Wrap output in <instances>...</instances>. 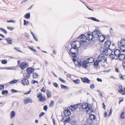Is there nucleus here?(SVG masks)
Masks as SVG:
<instances>
[{"label": "nucleus", "mask_w": 125, "mask_h": 125, "mask_svg": "<svg viewBox=\"0 0 125 125\" xmlns=\"http://www.w3.org/2000/svg\"><path fill=\"white\" fill-rule=\"evenodd\" d=\"M70 120V117H68L65 120L63 121V122L64 124H65L67 123H68Z\"/></svg>", "instance_id": "72a5a7b5"}, {"label": "nucleus", "mask_w": 125, "mask_h": 125, "mask_svg": "<svg viewBox=\"0 0 125 125\" xmlns=\"http://www.w3.org/2000/svg\"><path fill=\"white\" fill-rule=\"evenodd\" d=\"M14 49L19 52H21L20 48L18 47H15Z\"/></svg>", "instance_id": "69168bd1"}, {"label": "nucleus", "mask_w": 125, "mask_h": 125, "mask_svg": "<svg viewBox=\"0 0 125 125\" xmlns=\"http://www.w3.org/2000/svg\"><path fill=\"white\" fill-rule=\"evenodd\" d=\"M100 32L97 30H95L93 32L92 34L93 37H97L99 36Z\"/></svg>", "instance_id": "1a4fd4ad"}, {"label": "nucleus", "mask_w": 125, "mask_h": 125, "mask_svg": "<svg viewBox=\"0 0 125 125\" xmlns=\"http://www.w3.org/2000/svg\"><path fill=\"white\" fill-rule=\"evenodd\" d=\"M47 105H45L43 107V109L45 111H46L47 109Z\"/></svg>", "instance_id": "6e6d98bb"}, {"label": "nucleus", "mask_w": 125, "mask_h": 125, "mask_svg": "<svg viewBox=\"0 0 125 125\" xmlns=\"http://www.w3.org/2000/svg\"><path fill=\"white\" fill-rule=\"evenodd\" d=\"M95 118V116L94 115L90 114L89 115V118L92 120H94Z\"/></svg>", "instance_id": "c756f323"}, {"label": "nucleus", "mask_w": 125, "mask_h": 125, "mask_svg": "<svg viewBox=\"0 0 125 125\" xmlns=\"http://www.w3.org/2000/svg\"><path fill=\"white\" fill-rule=\"evenodd\" d=\"M4 88V85H0V90H3Z\"/></svg>", "instance_id": "864d4df0"}, {"label": "nucleus", "mask_w": 125, "mask_h": 125, "mask_svg": "<svg viewBox=\"0 0 125 125\" xmlns=\"http://www.w3.org/2000/svg\"><path fill=\"white\" fill-rule=\"evenodd\" d=\"M18 65L22 70H24L28 66V63L26 62H21L19 60L18 61Z\"/></svg>", "instance_id": "f03ea898"}, {"label": "nucleus", "mask_w": 125, "mask_h": 125, "mask_svg": "<svg viewBox=\"0 0 125 125\" xmlns=\"http://www.w3.org/2000/svg\"><path fill=\"white\" fill-rule=\"evenodd\" d=\"M8 93V91L7 90H3L2 92V94L3 95H6Z\"/></svg>", "instance_id": "37998d69"}, {"label": "nucleus", "mask_w": 125, "mask_h": 125, "mask_svg": "<svg viewBox=\"0 0 125 125\" xmlns=\"http://www.w3.org/2000/svg\"><path fill=\"white\" fill-rule=\"evenodd\" d=\"M44 113L43 112H41L39 115V116L40 117H41L42 116L44 115Z\"/></svg>", "instance_id": "bf43d9fd"}, {"label": "nucleus", "mask_w": 125, "mask_h": 125, "mask_svg": "<svg viewBox=\"0 0 125 125\" xmlns=\"http://www.w3.org/2000/svg\"><path fill=\"white\" fill-rule=\"evenodd\" d=\"M37 97L39 98L38 101L40 102H43L46 100L45 96L42 95V94L41 92L38 93L36 95Z\"/></svg>", "instance_id": "7ed1b4c3"}, {"label": "nucleus", "mask_w": 125, "mask_h": 125, "mask_svg": "<svg viewBox=\"0 0 125 125\" xmlns=\"http://www.w3.org/2000/svg\"><path fill=\"white\" fill-rule=\"evenodd\" d=\"M85 37V36L84 34H82L79 37L78 39L80 38V41H81V40H83V39H84Z\"/></svg>", "instance_id": "473e14b6"}, {"label": "nucleus", "mask_w": 125, "mask_h": 125, "mask_svg": "<svg viewBox=\"0 0 125 125\" xmlns=\"http://www.w3.org/2000/svg\"><path fill=\"white\" fill-rule=\"evenodd\" d=\"M76 64H75L76 65H77L79 67H80L82 66L83 62L81 61H78L76 62Z\"/></svg>", "instance_id": "b1692460"}, {"label": "nucleus", "mask_w": 125, "mask_h": 125, "mask_svg": "<svg viewBox=\"0 0 125 125\" xmlns=\"http://www.w3.org/2000/svg\"><path fill=\"white\" fill-rule=\"evenodd\" d=\"M73 61L74 62V63L75 64V65L76 64V62H77L78 61H76V59L74 58H73Z\"/></svg>", "instance_id": "4d7b16f0"}, {"label": "nucleus", "mask_w": 125, "mask_h": 125, "mask_svg": "<svg viewBox=\"0 0 125 125\" xmlns=\"http://www.w3.org/2000/svg\"><path fill=\"white\" fill-rule=\"evenodd\" d=\"M38 83V81H35V80H32V83L33 84H35V83Z\"/></svg>", "instance_id": "603ef678"}, {"label": "nucleus", "mask_w": 125, "mask_h": 125, "mask_svg": "<svg viewBox=\"0 0 125 125\" xmlns=\"http://www.w3.org/2000/svg\"><path fill=\"white\" fill-rule=\"evenodd\" d=\"M60 81L62 83H65L66 81H65L62 78L59 77V78Z\"/></svg>", "instance_id": "49530a36"}, {"label": "nucleus", "mask_w": 125, "mask_h": 125, "mask_svg": "<svg viewBox=\"0 0 125 125\" xmlns=\"http://www.w3.org/2000/svg\"><path fill=\"white\" fill-rule=\"evenodd\" d=\"M90 87L91 89H93L94 88V86L93 84L91 85L90 86Z\"/></svg>", "instance_id": "774afa93"}, {"label": "nucleus", "mask_w": 125, "mask_h": 125, "mask_svg": "<svg viewBox=\"0 0 125 125\" xmlns=\"http://www.w3.org/2000/svg\"><path fill=\"white\" fill-rule=\"evenodd\" d=\"M7 22H14L15 21L13 20H11L10 21H7Z\"/></svg>", "instance_id": "680f3d73"}, {"label": "nucleus", "mask_w": 125, "mask_h": 125, "mask_svg": "<svg viewBox=\"0 0 125 125\" xmlns=\"http://www.w3.org/2000/svg\"><path fill=\"white\" fill-rule=\"evenodd\" d=\"M80 42L81 45H82L84 46H86L87 45V42L85 40H81Z\"/></svg>", "instance_id": "4be33fe9"}, {"label": "nucleus", "mask_w": 125, "mask_h": 125, "mask_svg": "<svg viewBox=\"0 0 125 125\" xmlns=\"http://www.w3.org/2000/svg\"><path fill=\"white\" fill-rule=\"evenodd\" d=\"M53 85L56 88H57L58 87V84L56 83H53Z\"/></svg>", "instance_id": "5fc2aeb1"}, {"label": "nucleus", "mask_w": 125, "mask_h": 125, "mask_svg": "<svg viewBox=\"0 0 125 125\" xmlns=\"http://www.w3.org/2000/svg\"><path fill=\"white\" fill-rule=\"evenodd\" d=\"M24 76L25 78H28L30 77V74L27 73H26L25 74H24Z\"/></svg>", "instance_id": "c9c22d12"}, {"label": "nucleus", "mask_w": 125, "mask_h": 125, "mask_svg": "<svg viewBox=\"0 0 125 125\" xmlns=\"http://www.w3.org/2000/svg\"><path fill=\"white\" fill-rule=\"evenodd\" d=\"M6 40L7 42L9 44H11L12 43V40L10 39V38H7L6 39Z\"/></svg>", "instance_id": "f704fd0d"}, {"label": "nucleus", "mask_w": 125, "mask_h": 125, "mask_svg": "<svg viewBox=\"0 0 125 125\" xmlns=\"http://www.w3.org/2000/svg\"><path fill=\"white\" fill-rule=\"evenodd\" d=\"M63 113L64 115L66 116H69L71 114L70 111L69 109H67L64 110Z\"/></svg>", "instance_id": "f8f14e48"}, {"label": "nucleus", "mask_w": 125, "mask_h": 125, "mask_svg": "<svg viewBox=\"0 0 125 125\" xmlns=\"http://www.w3.org/2000/svg\"><path fill=\"white\" fill-rule=\"evenodd\" d=\"M97 80L98 81L100 82H102V79L98 78H97Z\"/></svg>", "instance_id": "338daca9"}, {"label": "nucleus", "mask_w": 125, "mask_h": 125, "mask_svg": "<svg viewBox=\"0 0 125 125\" xmlns=\"http://www.w3.org/2000/svg\"><path fill=\"white\" fill-rule=\"evenodd\" d=\"M87 61L89 63H91L93 62L94 61V58L92 57H90L88 59Z\"/></svg>", "instance_id": "c85d7f7f"}, {"label": "nucleus", "mask_w": 125, "mask_h": 125, "mask_svg": "<svg viewBox=\"0 0 125 125\" xmlns=\"http://www.w3.org/2000/svg\"><path fill=\"white\" fill-rule=\"evenodd\" d=\"M81 79L82 81L84 83H90V81L86 77L81 78Z\"/></svg>", "instance_id": "dca6fc26"}, {"label": "nucleus", "mask_w": 125, "mask_h": 125, "mask_svg": "<svg viewBox=\"0 0 125 125\" xmlns=\"http://www.w3.org/2000/svg\"><path fill=\"white\" fill-rule=\"evenodd\" d=\"M85 37L87 40H92L93 39V36L92 34L89 33L85 36Z\"/></svg>", "instance_id": "ddd939ff"}, {"label": "nucleus", "mask_w": 125, "mask_h": 125, "mask_svg": "<svg viewBox=\"0 0 125 125\" xmlns=\"http://www.w3.org/2000/svg\"><path fill=\"white\" fill-rule=\"evenodd\" d=\"M41 91L42 92L45 93L46 92V88L45 87H43L41 89Z\"/></svg>", "instance_id": "a19ab883"}, {"label": "nucleus", "mask_w": 125, "mask_h": 125, "mask_svg": "<svg viewBox=\"0 0 125 125\" xmlns=\"http://www.w3.org/2000/svg\"><path fill=\"white\" fill-rule=\"evenodd\" d=\"M28 48L30 49L31 50L33 51V52H36V50L35 49H34L32 47H30L29 46L28 47Z\"/></svg>", "instance_id": "3c124183"}, {"label": "nucleus", "mask_w": 125, "mask_h": 125, "mask_svg": "<svg viewBox=\"0 0 125 125\" xmlns=\"http://www.w3.org/2000/svg\"><path fill=\"white\" fill-rule=\"evenodd\" d=\"M91 19L92 20L95 21H97L98 20L96 19L95 18L93 17L91 18Z\"/></svg>", "instance_id": "052dcab7"}, {"label": "nucleus", "mask_w": 125, "mask_h": 125, "mask_svg": "<svg viewBox=\"0 0 125 125\" xmlns=\"http://www.w3.org/2000/svg\"><path fill=\"white\" fill-rule=\"evenodd\" d=\"M117 59L121 61H124L125 59V55L123 54H121L117 57Z\"/></svg>", "instance_id": "9d476101"}, {"label": "nucleus", "mask_w": 125, "mask_h": 125, "mask_svg": "<svg viewBox=\"0 0 125 125\" xmlns=\"http://www.w3.org/2000/svg\"><path fill=\"white\" fill-rule=\"evenodd\" d=\"M98 60L100 62L102 61L105 59L103 62L104 63H106L107 62V59L106 58L105 59V56L103 54H100L98 56Z\"/></svg>", "instance_id": "39448f33"}, {"label": "nucleus", "mask_w": 125, "mask_h": 125, "mask_svg": "<svg viewBox=\"0 0 125 125\" xmlns=\"http://www.w3.org/2000/svg\"><path fill=\"white\" fill-rule=\"evenodd\" d=\"M72 47L78 49L80 47L81 43L80 42L78 41H74L71 44Z\"/></svg>", "instance_id": "20e7f679"}, {"label": "nucleus", "mask_w": 125, "mask_h": 125, "mask_svg": "<svg viewBox=\"0 0 125 125\" xmlns=\"http://www.w3.org/2000/svg\"><path fill=\"white\" fill-rule=\"evenodd\" d=\"M100 62L98 60H96L94 63V65L96 67L97 66L99 65V63Z\"/></svg>", "instance_id": "e433bc0d"}, {"label": "nucleus", "mask_w": 125, "mask_h": 125, "mask_svg": "<svg viewBox=\"0 0 125 125\" xmlns=\"http://www.w3.org/2000/svg\"><path fill=\"white\" fill-rule=\"evenodd\" d=\"M82 107L83 109H85L86 110L88 107V105L86 103H83L82 105Z\"/></svg>", "instance_id": "aec40b11"}, {"label": "nucleus", "mask_w": 125, "mask_h": 125, "mask_svg": "<svg viewBox=\"0 0 125 125\" xmlns=\"http://www.w3.org/2000/svg\"><path fill=\"white\" fill-rule=\"evenodd\" d=\"M25 18L26 19H29L30 17V14L29 13H28L25 14Z\"/></svg>", "instance_id": "79ce46f5"}, {"label": "nucleus", "mask_w": 125, "mask_h": 125, "mask_svg": "<svg viewBox=\"0 0 125 125\" xmlns=\"http://www.w3.org/2000/svg\"><path fill=\"white\" fill-rule=\"evenodd\" d=\"M21 82L24 85H27L29 83V81L28 80L25 78L23 79L21 81Z\"/></svg>", "instance_id": "f3484780"}, {"label": "nucleus", "mask_w": 125, "mask_h": 125, "mask_svg": "<svg viewBox=\"0 0 125 125\" xmlns=\"http://www.w3.org/2000/svg\"><path fill=\"white\" fill-rule=\"evenodd\" d=\"M105 39V37L103 35H100L99 38V41L100 42H103Z\"/></svg>", "instance_id": "6ab92c4d"}, {"label": "nucleus", "mask_w": 125, "mask_h": 125, "mask_svg": "<svg viewBox=\"0 0 125 125\" xmlns=\"http://www.w3.org/2000/svg\"><path fill=\"white\" fill-rule=\"evenodd\" d=\"M73 81L74 83L76 84H79L80 82V81L78 79L73 80Z\"/></svg>", "instance_id": "58836bf2"}, {"label": "nucleus", "mask_w": 125, "mask_h": 125, "mask_svg": "<svg viewBox=\"0 0 125 125\" xmlns=\"http://www.w3.org/2000/svg\"><path fill=\"white\" fill-rule=\"evenodd\" d=\"M16 115V113L15 112L13 111L11 112L10 113V118L11 119H12Z\"/></svg>", "instance_id": "bb28decb"}, {"label": "nucleus", "mask_w": 125, "mask_h": 125, "mask_svg": "<svg viewBox=\"0 0 125 125\" xmlns=\"http://www.w3.org/2000/svg\"><path fill=\"white\" fill-rule=\"evenodd\" d=\"M119 89L118 90V91L120 93H122V95H125V87L123 89L122 86L121 85H119L118 86Z\"/></svg>", "instance_id": "6e6552de"}, {"label": "nucleus", "mask_w": 125, "mask_h": 125, "mask_svg": "<svg viewBox=\"0 0 125 125\" xmlns=\"http://www.w3.org/2000/svg\"><path fill=\"white\" fill-rule=\"evenodd\" d=\"M120 117L122 119L125 118V112H123L121 114Z\"/></svg>", "instance_id": "2f4dec72"}, {"label": "nucleus", "mask_w": 125, "mask_h": 125, "mask_svg": "<svg viewBox=\"0 0 125 125\" xmlns=\"http://www.w3.org/2000/svg\"><path fill=\"white\" fill-rule=\"evenodd\" d=\"M118 47L122 52H125V39H121L118 42Z\"/></svg>", "instance_id": "f257e3e1"}, {"label": "nucleus", "mask_w": 125, "mask_h": 125, "mask_svg": "<svg viewBox=\"0 0 125 125\" xmlns=\"http://www.w3.org/2000/svg\"><path fill=\"white\" fill-rule=\"evenodd\" d=\"M46 94L47 98H48L52 96V93L51 91L50 90H48L46 92Z\"/></svg>", "instance_id": "a878e982"}, {"label": "nucleus", "mask_w": 125, "mask_h": 125, "mask_svg": "<svg viewBox=\"0 0 125 125\" xmlns=\"http://www.w3.org/2000/svg\"><path fill=\"white\" fill-rule=\"evenodd\" d=\"M114 53L116 57V58H117V57L121 54V52L119 50L116 49Z\"/></svg>", "instance_id": "a211bd4d"}, {"label": "nucleus", "mask_w": 125, "mask_h": 125, "mask_svg": "<svg viewBox=\"0 0 125 125\" xmlns=\"http://www.w3.org/2000/svg\"><path fill=\"white\" fill-rule=\"evenodd\" d=\"M32 76L33 78H36L38 76V74L36 73H33Z\"/></svg>", "instance_id": "4c0bfd02"}, {"label": "nucleus", "mask_w": 125, "mask_h": 125, "mask_svg": "<svg viewBox=\"0 0 125 125\" xmlns=\"http://www.w3.org/2000/svg\"><path fill=\"white\" fill-rule=\"evenodd\" d=\"M0 30L2 32H3L4 33L6 34L7 33V31L4 29L2 28H0Z\"/></svg>", "instance_id": "de8ad7c7"}, {"label": "nucleus", "mask_w": 125, "mask_h": 125, "mask_svg": "<svg viewBox=\"0 0 125 125\" xmlns=\"http://www.w3.org/2000/svg\"><path fill=\"white\" fill-rule=\"evenodd\" d=\"M7 28L8 29L10 30L11 31H12L14 28H13L12 27H7Z\"/></svg>", "instance_id": "13d9d810"}, {"label": "nucleus", "mask_w": 125, "mask_h": 125, "mask_svg": "<svg viewBox=\"0 0 125 125\" xmlns=\"http://www.w3.org/2000/svg\"><path fill=\"white\" fill-rule=\"evenodd\" d=\"M23 101L25 104H26L28 103H31L32 102L31 99L29 97L24 99Z\"/></svg>", "instance_id": "2eb2a0df"}, {"label": "nucleus", "mask_w": 125, "mask_h": 125, "mask_svg": "<svg viewBox=\"0 0 125 125\" xmlns=\"http://www.w3.org/2000/svg\"><path fill=\"white\" fill-rule=\"evenodd\" d=\"M122 64L123 67L125 68V61L123 62Z\"/></svg>", "instance_id": "0e129e2a"}, {"label": "nucleus", "mask_w": 125, "mask_h": 125, "mask_svg": "<svg viewBox=\"0 0 125 125\" xmlns=\"http://www.w3.org/2000/svg\"><path fill=\"white\" fill-rule=\"evenodd\" d=\"M103 52L104 54L106 55H109L112 53V50L109 48H106L103 51Z\"/></svg>", "instance_id": "0eeeda50"}, {"label": "nucleus", "mask_w": 125, "mask_h": 125, "mask_svg": "<svg viewBox=\"0 0 125 125\" xmlns=\"http://www.w3.org/2000/svg\"><path fill=\"white\" fill-rule=\"evenodd\" d=\"M61 86L62 89H68V87L67 86H65L63 84H61Z\"/></svg>", "instance_id": "a18cd8bd"}, {"label": "nucleus", "mask_w": 125, "mask_h": 125, "mask_svg": "<svg viewBox=\"0 0 125 125\" xmlns=\"http://www.w3.org/2000/svg\"><path fill=\"white\" fill-rule=\"evenodd\" d=\"M11 91L12 93L16 92H18V91L15 90L13 89H12Z\"/></svg>", "instance_id": "e2e57ef3"}, {"label": "nucleus", "mask_w": 125, "mask_h": 125, "mask_svg": "<svg viewBox=\"0 0 125 125\" xmlns=\"http://www.w3.org/2000/svg\"><path fill=\"white\" fill-rule=\"evenodd\" d=\"M18 80H12L9 82V83L11 84H12L16 83Z\"/></svg>", "instance_id": "c03bdc74"}, {"label": "nucleus", "mask_w": 125, "mask_h": 125, "mask_svg": "<svg viewBox=\"0 0 125 125\" xmlns=\"http://www.w3.org/2000/svg\"><path fill=\"white\" fill-rule=\"evenodd\" d=\"M109 57L112 60H113L115 59H117V58H116V57L115 54L114 55L112 53L109 55Z\"/></svg>", "instance_id": "cd10ccee"}, {"label": "nucleus", "mask_w": 125, "mask_h": 125, "mask_svg": "<svg viewBox=\"0 0 125 125\" xmlns=\"http://www.w3.org/2000/svg\"><path fill=\"white\" fill-rule=\"evenodd\" d=\"M78 52V50L75 48L72 47V48L70 49L69 53V54L74 55L76 54Z\"/></svg>", "instance_id": "423d86ee"}, {"label": "nucleus", "mask_w": 125, "mask_h": 125, "mask_svg": "<svg viewBox=\"0 0 125 125\" xmlns=\"http://www.w3.org/2000/svg\"><path fill=\"white\" fill-rule=\"evenodd\" d=\"M79 105V104H77L73 105H71L69 107L70 109L72 111H74L78 108Z\"/></svg>", "instance_id": "4468645a"}, {"label": "nucleus", "mask_w": 125, "mask_h": 125, "mask_svg": "<svg viewBox=\"0 0 125 125\" xmlns=\"http://www.w3.org/2000/svg\"><path fill=\"white\" fill-rule=\"evenodd\" d=\"M111 44V41L109 40H107L104 42V45L106 48H108L109 47Z\"/></svg>", "instance_id": "9b49d317"}, {"label": "nucleus", "mask_w": 125, "mask_h": 125, "mask_svg": "<svg viewBox=\"0 0 125 125\" xmlns=\"http://www.w3.org/2000/svg\"><path fill=\"white\" fill-rule=\"evenodd\" d=\"M87 60V59H86V60H84L83 61V62L82 66L83 67L85 68L87 67V64L89 63Z\"/></svg>", "instance_id": "5701e85b"}, {"label": "nucleus", "mask_w": 125, "mask_h": 125, "mask_svg": "<svg viewBox=\"0 0 125 125\" xmlns=\"http://www.w3.org/2000/svg\"><path fill=\"white\" fill-rule=\"evenodd\" d=\"M54 101L53 100L51 101V103L49 104V107H52L53 106L54 104Z\"/></svg>", "instance_id": "ea45409f"}, {"label": "nucleus", "mask_w": 125, "mask_h": 125, "mask_svg": "<svg viewBox=\"0 0 125 125\" xmlns=\"http://www.w3.org/2000/svg\"><path fill=\"white\" fill-rule=\"evenodd\" d=\"M86 122L89 125H91L93 122L92 120L89 118L87 119Z\"/></svg>", "instance_id": "7c9ffc66"}, {"label": "nucleus", "mask_w": 125, "mask_h": 125, "mask_svg": "<svg viewBox=\"0 0 125 125\" xmlns=\"http://www.w3.org/2000/svg\"><path fill=\"white\" fill-rule=\"evenodd\" d=\"M1 63L3 64H6L7 63V61L6 60H3L2 61Z\"/></svg>", "instance_id": "8fccbe9b"}, {"label": "nucleus", "mask_w": 125, "mask_h": 125, "mask_svg": "<svg viewBox=\"0 0 125 125\" xmlns=\"http://www.w3.org/2000/svg\"><path fill=\"white\" fill-rule=\"evenodd\" d=\"M29 22L27 21H26L25 20H24V26L27 25L29 24Z\"/></svg>", "instance_id": "09e8293b"}, {"label": "nucleus", "mask_w": 125, "mask_h": 125, "mask_svg": "<svg viewBox=\"0 0 125 125\" xmlns=\"http://www.w3.org/2000/svg\"><path fill=\"white\" fill-rule=\"evenodd\" d=\"M34 71L33 69L31 68H28L26 70L27 73L30 74L34 72Z\"/></svg>", "instance_id": "412c9836"}, {"label": "nucleus", "mask_w": 125, "mask_h": 125, "mask_svg": "<svg viewBox=\"0 0 125 125\" xmlns=\"http://www.w3.org/2000/svg\"><path fill=\"white\" fill-rule=\"evenodd\" d=\"M86 112L89 114H90L93 112V110L91 107H88V108L86 110Z\"/></svg>", "instance_id": "393cba45"}]
</instances>
